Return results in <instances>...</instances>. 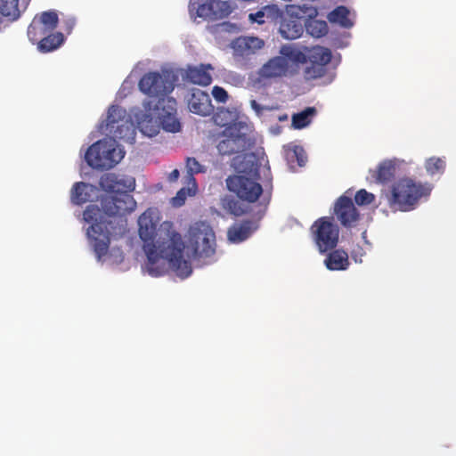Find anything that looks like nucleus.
I'll list each match as a JSON object with an SVG mask.
<instances>
[{
	"label": "nucleus",
	"instance_id": "nucleus-1",
	"mask_svg": "<svg viewBox=\"0 0 456 456\" xmlns=\"http://www.w3.org/2000/svg\"><path fill=\"white\" fill-rule=\"evenodd\" d=\"M153 216L154 211L148 208L138 218V232L147 256V272L154 277L163 275L166 272L164 260H167L178 276L188 277L192 270L191 263L183 259L184 243L181 234L172 230L169 223L164 224L168 228L158 232V222Z\"/></svg>",
	"mask_w": 456,
	"mask_h": 456
},
{
	"label": "nucleus",
	"instance_id": "nucleus-2",
	"mask_svg": "<svg viewBox=\"0 0 456 456\" xmlns=\"http://www.w3.org/2000/svg\"><path fill=\"white\" fill-rule=\"evenodd\" d=\"M124 191L102 199V208L89 205L83 213V219L90 224L86 234L99 261L109 252L110 238L122 236L126 231V215L136 208V201Z\"/></svg>",
	"mask_w": 456,
	"mask_h": 456
},
{
	"label": "nucleus",
	"instance_id": "nucleus-3",
	"mask_svg": "<svg viewBox=\"0 0 456 456\" xmlns=\"http://www.w3.org/2000/svg\"><path fill=\"white\" fill-rule=\"evenodd\" d=\"M432 186L428 183L415 182L411 178H401L395 182L386 199L393 211L408 212L412 210L422 197L430 194Z\"/></svg>",
	"mask_w": 456,
	"mask_h": 456
},
{
	"label": "nucleus",
	"instance_id": "nucleus-4",
	"mask_svg": "<svg viewBox=\"0 0 456 456\" xmlns=\"http://www.w3.org/2000/svg\"><path fill=\"white\" fill-rule=\"evenodd\" d=\"M125 151L114 138L107 137L93 143L85 154L88 166L97 169H109L121 161Z\"/></svg>",
	"mask_w": 456,
	"mask_h": 456
},
{
	"label": "nucleus",
	"instance_id": "nucleus-5",
	"mask_svg": "<svg viewBox=\"0 0 456 456\" xmlns=\"http://www.w3.org/2000/svg\"><path fill=\"white\" fill-rule=\"evenodd\" d=\"M187 248L194 259H206L216 253V235L212 227L205 222H197L188 231Z\"/></svg>",
	"mask_w": 456,
	"mask_h": 456
},
{
	"label": "nucleus",
	"instance_id": "nucleus-6",
	"mask_svg": "<svg viewBox=\"0 0 456 456\" xmlns=\"http://www.w3.org/2000/svg\"><path fill=\"white\" fill-rule=\"evenodd\" d=\"M251 127L246 122L238 121L226 126L218 135L217 150L222 155H232L244 151L249 145Z\"/></svg>",
	"mask_w": 456,
	"mask_h": 456
},
{
	"label": "nucleus",
	"instance_id": "nucleus-7",
	"mask_svg": "<svg viewBox=\"0 0 456 456\" xmlns=\"http://www.w3.org/2000/svg\"><path fill=\"white\" fill-rule=\"evenodd\" d=\"M241 172L247 173L251 177L246 175L229 176L226 180L227 187L240 200L255 202L263 192L261 184L256 181L259 178V167L256 162L252 161L249 171L243 169Z\"/></svg>",
	"mask_w": 456,
	"mask_h": 456
},
{
	"label": "nucleus",
	"instance_id": "nucleus-8",
	"mask_svg": "<svg viewBox=\"0 0 456 456\" xmlns=\"http://www.w3.org/2000/svg\"><path fill=\"white\" fill-rule=\"evenodd\" d=\"M177 77L170 70L153 71L144 74L138 83L139 89L151 98H170L168 94L174 90Z\"/></svg>",
	"mask_w": 456,
	"mask_h": 456
},
{
	"label": "nucleus",
	"instance_id": "nucleus-9",
	"mask_svg": "<svg viewBox=\"0 0 456 456\" xmlns=\"http://www.w3.org/2000/svg\"><path fill=\"white\" fill-rule=\"evenodd\" d=\"M287 16L280 20L279 31L285 39L294 40L299 38L305 28V16L313 18L317 15V10L307 4H290L286 7Z\"/></svg>",
	"mask_w": 456,
	"mask_h": 456
},
{
	"label": "nucleus",
	"instance_id": "nucleus-10",
	"mask_svg": "<svg viewBox=\"0 0 456 456\" xmlns=\"http://www.w3.org/2000/svg\"><path fill=\"white\" fill-rule=\"evenodd\" d=\"M314 240L321 254L337 248L339 240V229L330 217L317 219L311 226Z\"/></svg>",
	"mask_w": 456,
	"mask_h": 456
},
{
	"label": "nucleus",
	"instance_id": "nucleus-11",
	"mask_svg": "<svg viewBox=\"0 0 456 456\" xmlns=\"http://www.w3.org/2000/svg\"><path fill=\"white\" fill-rule=\"evenodd\" d=\"M145 109L154 110L156 118L159 119L162 128L170 133L179 132L181 124L176 118V101L174 98L159 99V104H153L149 101L145 104Z\"/></svg>",
	"mask_w": 456,
	"mask_h": 456
},
{
	"label": "nucleus",
	"instance_id": "nucleus-12",
	"mask_svg": "<svg viewBox=\"0 0 456 456\" xmlns=\"http://www.w3.org/2000/svg\"><path fill=\"white\" fill-rule=\"evenodd\" d=\"M196 11V16L208 20H218L227 18L234 10V6L226 0H207L202 4L191 3L190 11Z\"/></svg>",
	"mask_w": 456,
	"mask_h": 456
},
{
	"label": "nucleus",
	"instance_id": "nucleus-13",
	"mask_svg": "<svg viewBox=\"0 0 456 456\" xmlns=\"http://www.w3.org/2000/svg\"><path fill=\"white\" fill-rule=\"evenodd\" d=\"M59 18L54 11H46L37 14L28 28V37L33 44H37L58 26Z\"/></svg>",
	"mask_w": 456,
	"mask_h": 456
},
{
	"label": "nucleus",
	"instance_id": "nucleus-14",
	"mask_svg": "<svg viewBox=\"0 0 456 456\" xmlns=\"http://www.w3.org/2000/svg\"><path fill=\"white\" fill-rule=\"evenodd\" d=\"M334 215L340 224L347 229L356 226L361 216L352 199L346 195H342L337 200Z\"/></svg>",
	"mask_w": 456,
	"mask_h": 456
},
{
	"label": "nucleus",
	"instance_id": "nucleus-15",
	"mask_svg": "<svg viewBox=\"0 0 456 456\" xmlns=\"http://www.w3.org/2000/svg\"><path fill=\"white\" fill-rule=\"evenodd\" d=\"M290 69L289 61L283 56H274L268 60L258 70L260 81H270L286 77Z\"/></svg>",
	"mask_w": 456,
	"mask_h": 456
},
{
	"label": "nucleus",
	"instance_id": "nucleus-16",
	"mask_svg": "<svg viewBox=\"0 0 456 456\" xmlns=\"http://www.w3.org/2000/svg\"><path fill=\"white\" fill-rule=\"evenodd\" d=\"M99 185L103 191L112 195L124 191H134L135 182L134 178L118 179L115 174L107 173L101 176Z\"/></svg>",
	"mask_w": 456,
	"mask_h": 456
},
{
	"label": "nucleus",
	"instance_id": "nucleus-17",
	"mask_svg": "<svg viewBox=\"0 0 456 456\" xmlns=\"http://www.w3.org/2000/svg\"><path fill=\"white\" fill-rule=\"evenodd\" d=\"M188 107L191 112L204 117L209 116L214 110L208 94L200 89L191 90Z\"/></svg>",
	"mask_w": 456,
	"mask_h": 456
},
{
	"label": "nucleus",
	"instance_id": "nucleus-18",
	"mask_svg": "<svg viewBox=\"0 0 456 456\" xmlns=\"http://www.w3.org/2000/svg\"><path fill=\"white\" fill-rule=\"evenodd\" d=\"M283 16V11L276 4H267L248 14V20L251 23L263 25L265 23H276Z\"/></svg>",
	"mask_w": 456,
	"mask_h": 456
},
{
	"label": "nucleus",
	"instance_id": "nucleus-19",
	"mask_svg": "<svg viewBox=\"0 0 456 456\" xmlns=\"http://www.w3.org/2000/svg\"><path fill=\"white\" fill-rule=\"evenodd\" d=\"M258 228L256 222L243 220L232 224L227 231L228 240L232 243H240L246 240Z\"/></svg>",
	"mask_w": 456,
	"mask_h": 456
},
{
	"label": "nucleus",
	"instance_id": "nucleus-20",
	"mask_svg": "<svg viewBox=\"0 0 456 456\" xmlns=\"http://www.w3.org/2000/svg\"><path fill=\"white\" fill-rule=\"evenodd\" d=\"M326 253L323 264L329 271H346L349 268V256L345 249L335 248Z\"/></svg>",
	"mask_w": 456,
	"mask_h": 456
},
{
	"label": "nucleus",
	"instance_id": "nucleus-21",
	"mask_svg": "<svg viewBox=\"0 0 456 456\" xmlns=\"http://www.w3.org/2000/svg\"><path fill=\"white\" fill-rule=\"evenodd\" d=\"M210 64L200 66H188L185 69L184 79L191 84L207 86L211 84L212 77L208 69H212Z\"/></svg>",
	"mask_w": 456,
	"mask_h": 456
},
{
	"label": "nucleus",
	"instance_id": "nucleus-22",
	"mask_svg": "<svg viewBox=\"0 0 456 456\" xmlns=\"http://www.w3.org/2000/svg\"><path fill=\"white\" fill-rule=\"evenodd\" d=\"M371 179L377 183H387L396 175V161L386 159L376 169H370Z\"/></svg>",
	"mask_w": 456,
	"mask_h": 456
},
{
	"label": "nucleus",
	"instance_id": "nucleus-23",
	"mask_svg": "<svg viewBox=\"0 0 456 456\" xmlns=\"http://www.w3.org/2000/svg\"><path fill=\"white\" fill-rule=\"evenodd\" d=\"M264 42L256 37H238L232 42V48L236 55L248 56L262 48Z\"/></svg>",
	"mask_w": 456,
	"mask_h": 456
},
{
	"label": "nucleus",
	"instance_id": "nucleus-24",
	"mask_svg": "<svg viewBox=\"0 0 456 456\" xmlns=\"http://www.w3.org/2000/svg\"><path fill=\"white\" fill-rule=\"evenodd\" d=\"M113 134L111 138L118 139L128 143H134L135 140V129L133 122L129 118H126L119 124H116L113 127V131L110 133Z\"/></svg>",
	"mask_w": 456,
	"mask_h": 456
},
{
	"label": "nucleus",
	"instance_id": "nucleus-25",
	"mask_svg": "<svg viewBox=\"0 0 456 456\" xmlns=\"http://www.w3.org/2000/svg\"><path fill=\"white\" fill-rule=\"evenodd\" d=\"M64 41V37L61 32H50L39 41L37 49L41 53H49L56 50Z\"/></svg>",
	"mask_w": 456,
	"mask_h": 456
},
{
	"label": "nucleus",
	"instance_id": "nucleus-26",
	"mask_svg": "<svg viewBox=\"0 0 456 456\" xmlns=\"http://www.w3.org/2000/svg\"><path fill=\"white\" fill-rule=\"evenodd\" d=\"M330 23L338 24L343 28H349L354 23L349 18V10L344 5H339L331 11L327 16Z\"/></svg>",
	"mask_w": 456,
	"mask_h": 456
},
{
	"label": "nucleus",
	"instance_id": "nucleus-27",
	"mask_svg": "<svg viewBox=\"0 0 456 456\" xmlns=\"http://www.w3.org/2000/svg\"><path fill=\"white\" fill-rule=\"evenodd\" d=\"M93 186L84 182L76 183L71 190L70 199L73 204L82 205L90 200L89 190L93 191Z\"/></svg>",
	"mask_w": 456,
	"mask_h": 456
},
{
	"label": "nucleus",
	"instance_id": "nucleus-28",
	"mask_svg": "<svg viewBox=\"0 0 456 456\" xmlns=\"http://www.w3.org/2000/svg\"><path fill=\"white\" fill-rule=\"evenodd\" d=\"M331 51L323 46H314L308 49V62L328 65L331 61Z\"/></svg>",
	"mask_w": 456,
	"mask_h": 456
},
{
	"label": "nucleus",
	"instance_id": "nucleus-29",
	"mask_svg": "<svg viewBox=\"0 0 456 456\" xmlns=\"http://www.w3.org/2000/svg\"><path fill=\"white\" fill-rule=\"evenodd\" d=\"M126 110L119 106L111 105L109 108L108 115L106 118L105 129L109 133L113 131V127L116 126V124H119L124 121L126 118Z\"/></svg>",
	"mask_w": 456,
	"mask_h": 456
},
{
	"label": "nucleus",
	"instance_id": "nucleus-30",
	"mask_svg": "<svg viewBox=\"0 0 456 456\" xmlns=\"http://www.w3.org/2000/svg\"><path fill=\"white\" fill-rule=\"evenodd\" d=\"M314 107H307L304 110L292 116V125L297 129H302L311 123L312 118L316 114Z\"/></svg>",
	"mask_w": 456,
	"mask_h": 456
},
{
	"label": "nucleus",
	"instance_id": "nucleus-31",
	"mask_svg": "<svg viewBox=\"0 0 456 456\" xmlns=\"http://www.w3.org/2000/svg\"><path fill=\"white\" fill-rule=\"evenodd\" d=\"M306 32L315 38L324 37L328 33V25L324 20H305Z\"/></svg>",
	"mask_w": 456,
	"mask_h": 456
},
{
	"label": "nucleus",
	"instance_id": "nucleus-32",
	"mask_svg": "<svg viewBox=\"0 0 456 456\" xmlns=\"http://www.w3.org/2000/svg\"><path fill=\"white\" fill-rule=\"evenodd\" d=\"M19 0H0V13L11 20L20 17Z\"/></svg>",
	"mask_w": 456,
	"mask_h": 456
},
{
	"label": "nucleus",
	"instance_id": "nucleus-33",
	"mask_svg": "<svg viewBox=\"0 0 456 456\" xmlns=\"http://www.w3.org/2000/svg\"><path fill=\"white\" fill-rule=\"evenodd\" d=\"M445 167L446 163L444 158L431 157L425 162V168L430 175L443 174Z\"/></svg>",
	"mask_w": 456,
	"mask_h": 456
},
{
	"label": "nucleus",
	"instance_id": "nucleus-34",
	"mask_svg": "<svg viewBox=\"0 0 456 456\" xmlns=\"http://www.w3.org/2000/svg\"><path fill=\"white\" fill-rule=\"evenodd\" d=\"M326 65L308 62V65L304 69V77L306 80H314L322 77L326 74Z\"/></svg>",
	"mask_w": 456,
	"mask_h": 456
},
{
	"label": "nucleus",
	"instance_id": "nucleus-35",
	"mask_svg": "<svg viewBox=\"0 0 456 456\" xmlns=\"http://www.w3.org/2000/svg\"><path fill=\"white\" fill-rule=\"evenodd\" d=\"M281 53L289 61H293L297 63L308 62V48H306V52H302L300 50H295V49H290V48H282Z\"/></svg>",
	"mask_w": 456,
	"mask_h": 456
},
{
	"label": "nucleus",
	"instance_id": "nucleus-36",
	"mask_svg": "<svg viewBox=\"0 0 456 456\" xmlns=\"http://www.w3.org/2000/svg\"><path fill=\"white\" fill-rule=\"evenodd\" d=\"M148 118L146 115L144 119L138 122V126L143 134L151 137L159 133V125L153 121L152 118Z\"/></svg>",
	"mask_w": 456,
	"mask_h": 456
},
{
	"label": "nucleus",
	"instance_id": "nucleus-37",
	"mask_svg": "<svg viewBox=\"0 0 456 456\" xmlns=\"http://www.w3.org/2000/svg\"><path fill=\"white\" fill-rule=\"evenodd\" d=\"M287 158L289 161H293L296 159L299 167L305 166L307 157L305 151L301 146H294L291 152H288Z\"/></svg>",
	"mask_w": 456,
	"mask_h": 456
},
{
	"label": "nucleus",
	"instance_id": "nucleus-38",
	"mask_svg": "<svg viewBox=\"0 0 456 456\" xmlns=\"http://www.w3.org/2000/svg\"><path fill=\"white\" fill-rule=\"evenodd\" d=\"M375 200V195L365 189L359 190L354 196V201L358 206H367Z\"/></svg>",
	"mask_w": 456,
	"mask_h": 456
},
{
	"label": "nucleus",
	"instance_id": "nucleus-39",
	"mask_svg": "<svg viewBox=\"0 0 456 456\" xmlns=\"http://www.w3.org/2000/svg\"><path fill=\"white\" fill-rule=\"evenodd\" d=\"M186 167L189 178L195 183L193 175L203 172V167L199 163V161L195 158H187Z\"/></svg>",
	"mask_w": 456,
	"mask_h": 456
},
{
	"label": "nucleus",
	"instance_id": "nucleus-40",
	"mask_svg": "<svg viewBox=\"0 0 456 456\" xmlns=\"http://www.w3.org/2000/svg\"><path fill=\"white\" fill-rule=\"evenodd\" d=\"M212 95L218 102L225 103L228 101L229 95L225 89L221 86H215L212 89Z\"/></svg>",
	"mask_w": 456,
	"mask_h": 456
},
{
	"label": "nucleus",
	"instance_id": "nucleus-41",
	"mask_svg": "<svg viewBox=\"0 0 456 456\" xmlns=\"http://www.w3.org/2000/svg\"><path fill=\"white\" fill-rule=\"evenodd\" d=\"M365 251L363 248L360 245L354 246L350 252V256L355 263H362Z\"/></svg>",
	"mask_w": 456,
	"mask_h": 456
},
{
	"label": "nucleus",
	"instance_id": "nucleus-42",
	"mask_svg": "<svg viewBox=\"0 0 456 456\" xmlns=\"http://www.w3.org/2000/svg\"><path fill=\"white\" fill-rule=\"evenodd\" d=\"M250 106L258 116L262 114L264 107H262L256 100L250 101Z\"/></svg>",
	"mask_w": 456,
	"mask_h": 456
},
{
	"label": "nucleus",
	"instance_id": "nucleus-43",
	"mask_svg": "<svg viewBox=\"0 0 456 456\" xmlns=\"http://www.w3.org/2000/svg\"><path fill=\"white\" fill-rule=\"evenodd\" d=\"M185 200V192H184V189H181L177 194H176V197L174 198V200L175 201H177V200H181V202L178 203V205H182L183 203Z\"/></svg>",
	"mask_w": 456,
	"mask_h": 456
},
{
	"label": "nucleus",
	"instance_id": "nucleus-44",
	"mask_svg": "<svg viewBox=\"0 0 456 456\" xmlns=\"http://www.w3.org/2000/svg\"><path fill=\"white\" fill-rule=\"evenodd\" d=\"M179 171L177 169H174L168 175L169 182H175L179 178Z\"/></svg>",
	"mask_w": 456,
	"mask_h": 456
},
{
	"label": "nucleus",
	"instance_id": "nucleus-45",
	"mask_svg": "<svg viewBox=\"0 0 456 456\" xmlns=\"http://www.w3.org/2000/svg\"><path fill=\"white\" fill-rule=\"evenodd\" d=\"M65 24H66V30L68 33H69L71 31V29L73 28V27L75 26V20L68 19L67 20H65Z\"/></svg>",
	"mask_w": 456,
	"mask_h": 456
}]
</instances>
